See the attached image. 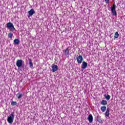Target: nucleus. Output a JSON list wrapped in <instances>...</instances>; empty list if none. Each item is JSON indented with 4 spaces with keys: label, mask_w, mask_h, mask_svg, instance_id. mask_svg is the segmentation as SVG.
I'll return each mask as SVG.
<instances>
[{
    "label": "nucleus",
    "mask_w": 125,
    "mask_h": 125,
    "mask_svg": "<svg viewBox=\"0 0 125 125\" xmlns=\"http://www.w3.org/2000/svg\"><path fill=\"white\" fill-rule=\"evenodd\" d=\"M14 120V112H12L10 114V115L7 118V122L9 124L11 125L13 123V121Z\"/></svg>",
    "instance_id": "1"
},
{
    "label": "nucleus",
    "mask_w": 125,
    "mask_h": 125,
    "mask_svg": "<svg viewBox=\"0 0 125 125\" xmlns=\"http://www.w3.org/2000/svg\"><path fill=\"white\" fill-rule=\"evenodd\" d=\"M116 8H117V6H116V4H113V6H111L110 7V9L112 13L113 16H117V12L116 11Z\"/></svg>",
    "instance_id": "2"
},
{
    "label": "nucleus",
    "mask_w": 125,
    "mask_h": 125,
    "mask_svg": "<svg viewBox=\"0 0 125 125\" xmlns=\"http://www.w3.org/2000/svg\"><path fill=\"white\" fill-rule=\"evenodd\" d=\"M7 28L10 30V31H15V28L13 26V24L11 22H8L7 23Z\"/></svg>",
    "instance_id": "3"
},
{
    "label": "nucleus",
    "mask_w": 125,
    "mask_h": 125,
    "mask_svg": "<svg viewBox=\"0 0 125 125\" xmlns=\"http://www.w3.org/2000/svg\"><path fill=\"white\" fill-rule=\"evenodd\" d=\"M23 63H24V62L22 60H18L16 62V65L18 68H20V67H22Z\"/></svg>",
    "instance_id": "4"
},
{
    "label": "nucleus",
    "mask_w": 125,
    "mask_h": 125,
    "mask_svg": "<svg viewBox=\"0 0 125 125\" xmlns=\"http://www.w3.org/2000/svg\"><path fill=\"white\" fill-rule=\"evenodd\" d=\"M76 60L78 64H81L82 62H83V56L80 55L76 58Z\"/></svg>",
    "instance_id": "5"
},
{
    "label": "nucleus",
    "mask_w": 125,
    "mask_h": 125,
    "mask_svg": "<svg viewBox=\"0 0 125 125\" xmlns=\"http://www.w3.org/2000/svg\"><path fill=\"white\" fill-rule=\"evenodd\" d=\"M34 14H36V12L34 9H31L29 11H28V17H31V16H32Z\"/></svg>",
    "instance_id": "6"
},
{
    "label": "nucleus",
    "mask_w": 125,
    "mask_h": 125,
    "mask_svg": "<svg viewBox=\"0 0 125 125\" xmlns=\"http://www.w3.org/2000/svg\"><path fill=\"white\" fill-rule=\"evenodd\" d=\"M52 72L54 73V72H56L57 70H58V66L57 65L53 64L52 65Z\"/></svg>",
    "instance_id": "7"
},
{
    "label": "nucleus",
    "mask_w": 125,
    "mask_h": 125,
    "mask_svg": "<svg viewBox=\"0 0 125 125\" xmlns=\"http://www.w3.org/2000/svg\"><path fill=\"white\" fill-rule=\"evenodd\" d=\"M87 67V63H86V62H83L81 65V68L82 70H85V69H86Z\"/></svg>",
    "instance_id": "8"
},
{
    "label": "nucleus",
    "mask_w": 125,
    "mask_h": 125,
    "mask_svg": "<svg viewBox=\"0 0 125 125\" xmlns=\"http://www.w3.org/2000/svg\"><path fill=\"white\" fill-rule=\"evenodd\" d=\"M105 118H109V116L110 115V108H107L106 111L104 113Z\"/></svg>",
    "instance_id": "9"
},
{
    "label": "nucleus",
    "mask_w": 125,
    "mask_h": 125,
    "mask_svg": "<svg viewBox=\"0 0 125 125\" xmlns=\"http://www.w3.org/2000/svg\"><path fill=\"white\" fill-rule=\"evenodd\" d=\"M87 120L89 121V123H90V124H91V123H92V122L93 121V117L92 116V115H89L87 118Z\"/></svg>",
    "instance_id": "10"
},
{
    "label": "nucleus",
    "mask_w": 125,
    "mask_h": 125,
    "mask_svg": "<svg viewBox=\"0 0 125 125\" xmlns=\"http://www.w3.org/2000/svg\"><path fill=\"white\" fill-rule=\"evenodd\" d=\"M28 64L29 65L30 68H31V69H33V68H34V66L33 64V62H32V59H31L30 58H28Z\"/></svg>",
    "instance_id": "11"
},
{
    "label": "nucleus",
    "mask_w": 125,
    "mask_h": 125,
    "mask_svg": "<svg viewBox=\"0 0 125 125\" xmlns=\"http://www.w3.org/2000/svg\"><path fill=\"white\" fill-rule=\"evenodd\" d=\"M14 43L15 45H18V44L20 43V41L19 40V39H15L14 40Z\"/></svg>",
    "instance_id": "12"
},
{
    "label": "nucleus",
    "mask_w": 125,
    "mask_h": 125,
    "mask_svg": "<svg viewBox=\"0 0 125 125\" xmlns=\"http://www.w3.org/2000/svg\"><path fill=\"white\" fill-rule=\"evenodd\" d=\"M16 96L18 99H20L22 98L23 96V94L22 93H18L17 95Z\"/></svg>",
    "instance_id": "13"
},
{
    "label": "nucleus",
    "mask_w": 125,
    "mask_h": 125,
    "mask_svg": "<svg viewBox=\"0 0 125 125\" xmlns=\"http://www.w3.org/2000/svg\"><path fill=\"white\" fill-rule=\"evenodd\" d=\"M101 104L102 105H103L104 106H106V105H107V101L103 100Z\"/></svg>",
    "instance_id": "14"
},
{
    "label": "nucleus",
    "mask_w": 125,
    "mask_h": 125,
    "mask_svg": "<svg viewBox=\"0 0 125 125\" xmlns=\"http://www.w3.org/2000/svg\"><path fill=\"white\" fill-rule=\"evenodd\" d=\"M104 97L106 99V100H107V101L108 100H110V99L111 98V96H110L109 95H106V94H104Z\"/></svg>",
    "instance_id": "15"
},
{
    "label": "nucleus",
    "mask_w": 125,
    "mask_h": 125,
    "mask_svg": "<svg viewBox=\"0 0 125 125\" xmlns=\"http://www.w3.org/2000/svg\"><path fill=\"white\" fill-rule=\"evenodd\" d=\"M64 54L67 56V55H69V48H67L64 51Z\"/></svg>",
    "instance_id": "16"
},
{
    "label": "nucleus",
    "mask_w": 125,
    "mask_h": 125,
    "mask_svg": "<svg viewBox=\"0 0 125 125\" xmlns=\"http://www.w3.org/2000/svg\"><path fill=\"white\" fill-rule=\"evenodd\" d=\"M106 107L105 106H101V110L102 112H105L106 111Z\"/></svg>",
    "instance_id": "17"
},
{
    "label": "nucleus",
    "mask_w": 125,
    "mask_h": 125,
    "mask_svg": "<svg viewBox=\"0 0 125 125\" xmlns=\"http://www.w3.org/2000/svg\"><path fill=\"white\" fill-rule=\"evenodd\" d=\"M119 36H120L119 33L118 32H116L114 37V39H118V38H119Z\"/></svg>",
    "instance_id": "18"
},
{
    "label": "nucleus",
    "mask_w": 125,
    "mask_h": 125,
    "mask_svg": "<svg viewBox=\"0 0 125 125\" xmlns=\"http://www.w3.org/2000/svg\"><path fill=\"white\" fill-rule=\"evenodd\" d=\"M11 105H12V106H15V105H17V102L12 101L11 103Z\"/></svg>",
    "instance_id": "19"
},
{
    "label": "nucleus",
    "mask_w": 125,
    "mask_h": 125,
    "mask_svg": "<svg viewBox=\"0 0 125 125\" xmlns=\"http://www.w3.org/2000/svg\"><path fill=\"white\" fill-rule=\"evenodd\" d=\"M12 36H13V34L12 33H9L8 35V37L10 39H12Z\"/></svg>",
    "instance_id": "20"
},
{
    "label": "nucleus",
    "mask_w": 125,
    "mask_h": 125,
    "mask_svg": "<svg viewBox=\"0 0 125 125\" xmlns=\"http://www.w3.org/2000/svg\"><path fill=\"white\" fill-rule=\"evenodd\" d=\"M105 2H106V3H110V0H104Z\"/></svg>",
    "instance_id": "21"
},
{
    "label": "nucleus",
    "mask_w": 125,
    "mask_h": 125,
    "mask_svg": "<svg viewBox=\"0 0 125 125\" xmlns=\"http://www.w3.org/2000/svg\"><path fill=\"white\" fill-rule=\"evenodd\" d=\"M97 120L98 121V122H99V123H103L102 122V120L100 119H97Z\"/></svg>",
    "instance_id": "22"
}]
</instances>
